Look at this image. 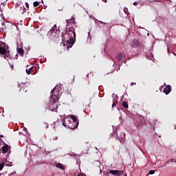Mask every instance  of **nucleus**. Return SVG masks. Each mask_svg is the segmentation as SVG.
<instances>
[{
    "instance_id": "30",
    "label": "nucleus",
    "mask_w": 176,
    "mask_h": 176,
    "mask_svg": "<svg viewBox=\"0 0 176 176\" xmlns=\"http://www.w3.org/2000/svg\"><path fill=\"white\" fill-rule=\"evenodd\" d=\"M77 176H85V174L78 173V174L77 175Z\"/></svg>"
},
{
    "instance_id": "11",
    "label": "nucleus",
    "mask_w": 176,
    "mask_h": 176,
    "mask_svg": "<svg viewBox=\"0 0 176 176\" xmlns=\"http://www.w3.org/2000/svg\"><path fill=\"white\" fill-rule=\"evenodd\" d=\"M132 47L137 48L140 46V41L138 40H133L131 43Z\"/></svg>"
},
{
    "instance_id": "7",
    "label": "nucleus",
    "mask_w": 176,
    "mask_h": 176,
    "mask_svg": "<svg viewBox=\"0 0 176 176\" xmlns=\"http://www.w3.org/2000/svg\"><path fill=\"white\" fill-rule=\"evenodd\" d=\"M32 69H36V67H30L29 69H26L25 72L28 75H30V74H32V75H35V74H36V72H33Z\"/></svg>"
},
{
    "instance_id": "38",
    "label": "nucleus",
    "mask_w": 176,
    "mask_h": 176,
    "mask_svg": "<svg viewBox=\"0 0 176 176\" xmlns=\"http://www.w3.org/2000/svg\"><path fill=\"white\" fill-rule=\"evenodd\" d=\"M55 140H57V138H56Z\"/></svg>"
},
{
    "instance_id": "23",
    "label": "nucleus",
    "mask_w": 176,
    "mask_h": 176,
    "mask_svg": "<svg viewBox=\"0 0 176 176\" xmlns=\"http://www.w3.org/2000/svg\"><path fill=\"white\" fill-rule=\"evenodd\" d=\"M148 174H150V175H153V174H155V170H151L148 172Z\"/></svg>"
},
{
    "instance_id": "9",
    "label": "nucleus",
    "mask_w": 176,
    "mask_h": 176,
    "mask_svg": "<svg viewBox=\"0 0 176 176\" xmlns=\"http://www.w3.org/2000/svg\"><path fill=\"white\" fill-rule=\"evenodd\" d=\"M110 174H113V175H122L123 174V170H111L109 171Z\"/></svg>"
},
{
    "instance_id": "2",
    "label": "nucleus",
    "mask_w": 176,
    "mask_h": 176,
    "mask_svg": "<svg viewBox=\"0 0 176 176\" xmlns=\"http://www.w3.org/2000/svg\"><path fill=\"white\" fill-rule=\"evenodd\" d=\"M52 99L53 101H58L60 100V97H61V94H60V89L58 87H55L54 89L52 90Z\"/></svg>"
},
{
    "instance_id": "32",
    "label": "nucleus",
    "mask_w": 176,
    "mask_h": 176,
    "mask_svg": "<svg viewBox=\"0 0 176 176\" xmlns=\"http://www.w3.org/2000/svg\"><path fill=\"white\" fill-rule=\"evenodd\" d=\"M134 85H135V82H131V86H134Z\"/></svg>"
},
{
    "instance_id": "17",
    "label": "nucleus",
    "mask_w": 176,
    "mask_h": 176,
    "mask_svg": "<svg viewBox=\"0 0 176 176\" xmlns=\"http://www.w3.org/2000/svg\"><path fill=\"white\" fill-rule=\"evenodd\" d=\"M2 28H0V32H3V31H5V28H6V27L5 26V23H2Z\"/></svg>"
},
{
    "instance_id": "10",
    "label": "nucleus",
    "mask_w": 176,
    "mask_h": 176,
    "mask_svg": "<svg viewBox=\"0 0 176 176\" xmlns=\"http://www.w3.org/2000/svg\"><path fill=\"white\" fill-rule=\"evenodd\" d=\"M164 93L165 94H170L171 93V86L170 85H167L164 89Z\"/></svg>"
},
{
    "instance_id": "1",
    "label": "nucleus",
    "mask_w": 176,
    "mask_h": 176,
    "mask_svg": "<svg viewBox=\"0 0 176 176\" xmlns=\"http://www.w3.org/2000/svg\"><path fill=\"white\" fill-rule=\"evenodd\" d=\"M62 36L64 42H66L67 49H71L74 43H75V38H76V34H75L74 27L67 28L65 34H63Z\"/></svg>"
},
{
    "instance_id": "36",
    "label": "nucleus",
    "mask_w": 176,
    "mask_h": 176,
    "mask_svg": "<svg viewBox=\"0 0 176 176\" xmlns=\"http://www.w3.org/2000/svg\"><path fill=\"white\" fill-rule=\"evenodd\" d=\"M25 93H27V90H25Z\"/></svg>"
},
{
    "instance_id": "3",
    "label": "nucleus",
    "mask_w": 176,
    "mask_h": 176,
    "mask_svg": "<svg viewBox=\"0 0 176 176\" xmlns=\"http://www.w3.org/2000/svg\"><path fill=\"white\" fill-rule=\"evenodd\" d=\"M10 52L9 51V47L8 46L5 47H0V54H3V57L6 60H8L9 57H10Z\"/></svg>"
},
{
    "instance_id": "16",
    "label": "nucleus",
    "mask_w": 176,
    "mask_h": 176,
    "mask_svg": "<svg viewBox=\"0 0 176 176\" xmlns=\"http://www.w3.org/2000/svg\"><path fill=\"white\" fill-rule=\"evenodd\" d=\"M0 47H8V45L0 41Z\"/></svg>"
},
{
    "instance_id": "24",
    "label": "nucleus",
    "mask_w": 176,
    "mask_h": 176,
    "mask_svg": "<svg viewBox=\"0 0 176 176\" xmlns=\"http://www.w3.org/2000/svg\"><path fill=\"white\" fill-rule=\"evenodd\" d=\"M25 7L27 8L28 10L30 8V4H28V3H25Z\"/></svg>"
},
{
    "instance_id": "19",
    "label": "nucleus",
    "mask_w": 176,
    "mask_h": 176,
    "mask_svg": "<svg viewBox=\"0 0 176 176\" xmlns=\"http://www.w3.org/2000/svg\"><path fill=\"white\" fill-rule=\"evenodd\" d=\"M122 106L124 108H129V104L126 102H122Z\"/></svg>"
},
{
    "instance_id": "37",
    "label": "nucleus",
    "mask_w": 176,
    "mask_h": 176,
    "mask_svg": "<svg viewBox=\"0 0 176 176\" xmlns=\"http://www.w3.org/2000/svg\"><path fill=\"white\" fill-rule=\"evenodd\" d=\"M20 90H23V88H21V89Z\"/></svg>"
},
{
    "instance_id": "34",
    "label": "nucleus",
    "mask_w": 176,
    "mask_h": 176,
    "mask_svg": "<svg viewBox=\"0 0 176 176\" xmlns=\"http://www.w3.org/2000/svg\"><path fill=\"white\" fill-rule=\"evenodd\" d=\"M0 137H1V138H3V135H0Z\"/></svg>"
},
{
    "instance_id": "13",
    "label": "nucleus",
    "mask_w": 176,
    "mask_h": 176,
    "mask_svg": "<svg viewBox=\"0 0 176 176\" xmlns=\"http://www.w3.org/2000/svg\"><path fill=\"white\" fill-rule=\"evenodd\" d=\"M9 151V146L8 144L4 145L1 148V152L2 153H6Z\"/></svg>"
},
{
    "instance_id": "26",
    "label": "nucleus",
    "mask_w": 176,
    "mask_h": 176,
    "mask_svg": "<svg viewBox=\"0 0 176 176\" xmlns=\"http://www.w3.org/2000/svg\"><path fill=\"white\" fill-rule=\"evenodd\" d=\"M170 162H175V160L171 159L169 161H168L167 163H170Z\"/></svg>"
},
{
    "instance_id": "27",
    "label": "nucleus",
    "mask_w": 176,
    "mask_h": 176,
    "mask_svg": "<svg viewBox=\"0 0 176 176\" xmlns=\"http://www.w3.org/2000/svg\"><path fill=\"white\" fill-rule=\"evenodd\" d=\"M133 5H134V6H137V5H138V1H135L133 3Z\"/></svg>"
},
{
    "instance_id": "5",
    "label": "nucleus",
    "mask_w": 176,
    "mask_h": 176,
    "mask_svg": "<svg viewBox=\"0 0 176 176\" xmlns=\"http://www.w3.org/2000/svg\"><path fill=\"white\" fill-rule=\"evenodd\" d=\"M125 54L124 52H120L116 56V59L119 61L120 63H122L123 60H124Z\"/></svg>"
},
{
    "instance_id": "12",
    "label": "nucleus",
    "mask_w": 176,
    "mask_h": 176,
    "mask_svg": "<svg viewBox=\"0 0 176 176\" xmlns=\"http://www.w3.org/2000/svg\"><path fill=\"white\" fill-rule=\"evenodd\" d=\"M117 137L119 141L122 142V140H124V138H126V133L122 132L120 133V135H119V133H118Z\"/></svg>"
},
{
    "instance_id": "29",
    "label": "nucleus",
    "mask_w": 176,
    "mask_h": 176,
    "mask_svg": "<svg viewBox=\"0 0 176 176\" xmlns=\"http://www.w3.org/2000/svg\"><path fill=\"white\" fill-rule=\"evenodd\" d=\"M115 105H116V104H115V101H114V100H113L112 108H113L115 107Z\"/></svg>"
},
{
    "instance_id": "35",
    "label": "nucleus",
    "mask_w": 176,
    "mask_h": 176,
    "mask_svg": "<svg viewBox=\"0 0 176 176\" xmlns=\"http://www.w3.org/2000/svg\"><path fill=\"white\" fill-rule=\"evenodd\" d=\"M33 72H35V71H36V69H32Z\"/></svg>"
},
{
    "instance_id": "20",
    "label": "nucleus",
    "mask_w": 176,
    "mask_h": 176,
    "mask_svg": "<svg viewBox=\"0 0 176 176\" xmlns=\"http://www.w3.org/2000/svg\"><path fill=\"white\" fill-rule=\"evenodd\" d=\"M39 1H34V3H33V5H34V8H37V6H39Z\"/></svg>"
},
{
    "instance_id": "31",
    "label": "nucleus",
    "mask_w": 176,
    "mask_h": 176,
    "mask_svg": "<svg viewBox=\"0 0 176 176\" xmlns=\"http://www.w3.org/2000/svg\"><path fill=\"white\" fill-rule=\"evenodd\" d=\"M154 2H162V0H153Z\"/></svg>"
},
{
    "instance_id": "14",
    "label": "nucleus",
    "mask_w": 176,
    "mask_h": 176,
    "mask_svg": "<svg viewBox=\"0 0 176 176\" xmlns=\"http://www.w3.org/2000/svg\"><path fill=\"white\" fill-rule=\"evenodd\" d=\"M56 167H57V168H60V170H63V171L65 170V168H64L61 163H57L56 164Z\"/></svg>"
},
{
    "instance_id": "33",
    "label": "nucleus",
    "mask_w": 176,
    "mask_h": 176,
    "mask_svg": "<svg viewBox=\"0 0 176 176\" xmlns=\"http://www.w3.org/2000/svg\"><path fill=\"white\" fill-rule=\"evenodd\" d=\"M102 2H104V3H107L108 2L107 0H102Z\"/></svg>"
},
{
    "instance_id": "4",
    "label": "nucleus",
    "mask_w": 176,
    "mask_h": 176,
    "mask_svg": "<svg viewBox=\"0 0 176 176\" xmlns=\"http://www.w3.org/2000/svg\"><path fill=\"white\" fill-rule=\"evenodd\" d=\"M50 109L52 112H57V109H58V105L57 104V101L53 100V103L50 106Z\"/></svg>"
},
{
    "instance_id": "25",
    "label": "nucleus",
    "mask_w": 176,
    "mask_h": 176,
    "mask_svg": "<svg viewBox=\"0 0 176 176\" xmlns=\"http://www.w3.org/2000/svg\"><path fill=\"white\" fill-rule=\"evenodd\" d=\"M63 126H67V123H65V119L63 120Z\"/></svg>"
},
{
    "instance_id": "18",
    "label": "nucleus",
    "mask_w": 176,
    "mask_h": 176,
    "mask_svg": "<svg viewBox=\"0 0 176 176\" xmlns=\"http://www.w3.org/2000/svg\"><path fill=\"white\" fill-rule=\"evenodd\" d=\"M56 28H57V26L56 25H54V26L53 28H52V29H50V32H48V34H52V32H54V30H56Z\"/></svg>"
},
{
    "instance_id": "22",
    "label": "nucleus",
    "mask_w": 176,
    "mask_h": 176,
    "mask_svg": "<svg viewBox=\"0 0 176 176\" xmlns=\"http://www.w3.org/2000/svg\"><path fill=\"white\" fill-rule=\"evenodd\" d=\"M3 167H5V162H1L0 164V171L3 170Z\"/></svg>"
},
{
    "instance_id": "15",
    "label": "nucleus",
    "mask_w": 176,
    "mask_h": 176,
    "mask_svg": "<svg viewBox=\"0 0 176 176\" xmlns=\"http://www.w3.org/2000/svg\"><path fill=\"white\" fill-rule=\"evenodd\" d=\"M18 53L21 56V57H23V56H24V50H23V48H19Z\"/></svg>"
},
{
    "instance_id": "28",
    "label": "nucleus",
    "mask_w": 176,
    "mask_h": 176,
    "mask_svg": "<svg viewBox=\"0 0 176 176\" xmlns=\"http://www.w3.org/2000/svg\"><path fill=\"white\" fill-rule=\"evenodd\" d=\"M18 86H19V87H23L25 86V85H24V84H21V85L19 84Z\"/></svg>"
},
{
    "instance_id": "6",
    "label": "nucleus",
    "mask_w": 176,
    "mask_h": 176,
    "mask_svg": "<svg viewBox=\"0 0 176 176\" xmlns=\"http://www.w3.org/2000/svg\"><path fill=\"white\" fill-rule=\"evenodd\" d=\"M16 10L21 14H24L27 10L23 6H17L16 7Z\"/></svg>"
},
{
    "instance_id": "21",
    "label": "nucleus",
    "mask_w": 176,
    "mask_h": 176,
    "mask_svg": "<svg viewBox=\"0 0 176 176\" xmlns=\"http://www.w3.org/2000/svg\"><path fill=\"white\" fill-rule=\"evenodd\" d=\"M85 85H89V78L86 77L85 81H83Z\"/></svg>"
},
{
    "instance_id": "8",
    "label": "nucleus",
    "mask_w": 176,
    "mask_h": 176,
    "mask_svg": "<svg viewBox=\"0 0 176 176\" xmlns=\"http://www.w3.org/2000/svg\"><path fill=\"white\" fill-rule=\"evenodd\" d=\"M70 119L73 120L74 123V127H78V126H79V121L78 120V118L75 117V116H70Z\"/></svg>"
}]
</instances>
